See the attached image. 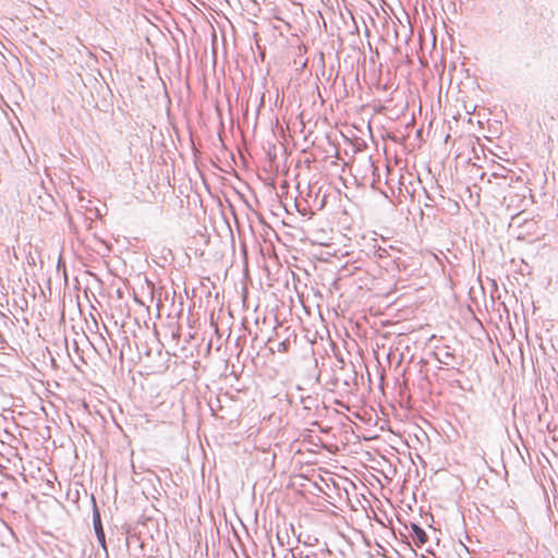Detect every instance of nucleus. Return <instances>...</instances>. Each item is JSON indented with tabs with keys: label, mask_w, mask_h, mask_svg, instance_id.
I'll list each match as a JSON object with an SVG mask.
<instances>
[{
	"label": "nucleus",
	"mask_w": 558,
	"mask_h": 558,
	"mask_svg": "<svg viewBox=\"0 0 558 558\" xmlns=\"http://www.w3.org/2000/svg\"><path fill=\"white\" fill-rule=\"evenodd\" d=\"M278 351L279 352H287L288 351V343L286 341L280 342L279 347H278Z\"/></svg>",
	"instance_id": "obj_3"
},
{
	"label": "nucleus",
	"mask_w": 558,
	"mask_h": 558,
	"mask_svg": "<svg viewBox=\"0 0 558 558\" xmlns=\"http://www.w3.org/2000/svg\"><path fill=\"white\" fill-rule=\"evenodd\" d=\"M94 526H95L97 538H98L100 545L102 546L104 549H106L105 532L102 530V525H101V521H100V515H99L98 512L94 517Z\"/></svg>",
	"instance_id": "obj_1"
},
{
	"label": "nucleus",
	"mask_w": 558,
	"mask_h": 558,
	"mask_svg": "<svg viewBox=\"0 0 558 558\" xmlns=\"http://www.w3.org/2000/svg\"><path fill=\"white\" fill-rule=\"evenodd\" d=\"M412 530L414 532L415 537L417 538V541L421 544H424L427 541V535H426L425 531L422 527H420L418 525L414 524L412 526Z\"/></svg>",
	"instance_id": "obj_2"
}]
</instances>
